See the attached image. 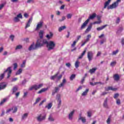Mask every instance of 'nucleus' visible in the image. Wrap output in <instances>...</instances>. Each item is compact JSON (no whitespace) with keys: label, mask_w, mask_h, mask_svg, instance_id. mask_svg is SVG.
<instances>
[{"label":"nucleus","mask_w":124,"mask_h":124,"mask_svg":"<svg viewBox=\"0 0 124 124\" xmlns=\"http://www.w3.org/2000/svg\"><path fill=\"white\" fill-rule=\"evenodd\" d=\"M44 44H46V47L48 51L54 50L55 47H56V42L54 41H50L48 42L46 40L38 39L35 45L33 44L31 45L29 48V51L35 50V49H37V48H39V47H42Z\"/></svg>","instance_id":"f257e3e1"},{"label":"nucleus","mask_w":124,"mask_h":124,"mask_svg":"<svg viewBox=\"0 0 124 124\" xmlns=\"http://www.w3.org/2000/svg\"><path fill=\"white\" fill-rule=\"evenodd\" d=\"M65 83H66V79L65 78H63L62 82L58 86V87H55L54 92L52 93V94H55V93H58L60 91V89L62 87H64V85H65Z\"/></svg>","instance_id":"f03ea898"},{"label":"nucleus","mask_w":124,"mask_h":124,"mask_svg":"<svg viewBox=\"0 0 124 124\" xmlns=\"http://www.w3.org/2000/svg\"><path fill=\"white\" fill-rule=\"evenodd\" d=\"M8 71V77L7 78H9L10 77V75L11 74L12 71L11 70V67H9L4 72V73L2 74L0 76V81L3 79L4 77V75L6 72Z\"/></svg>","instance_id":"7ed1b4c3"},{"label":"nucleus","mask_w":124,"mask_h":124,"mask_svg":"<svg viewBox=\"0 0 124 124\" xmlns=\"http://www.w3.org/2000/svg\"><path fill=\"white\" fill-rule=\"evenodd\" d=\"M36 119L37 121L40 123L43 122V121H45L46 119V115L43 114H40L36 117Z\"/></svg>","instance_id":"20e7f679"},{"label":"nucleus","mask_w":124,"mask_h":124,"mask_svg":"<svg viewBox=\"0 0 124 124\" xmlns=\"http://www.w3.org/2000/svg\"><path fill=\"white\" fill-rule=\"evenodd\" d=\"M59 75V73H57L55 75L51 77L50 79L51 80H56V82H58V81L61 80L62 79V75H60L59 76H58Z\"/></svg>","instance_id":"39448f33"},{"label":"nucleus","mask_w":124,"mask_h":124,"mask_svg":"<svg viewBox=\"0 0 124 124\" xmlns=\"http://www.w3.org/2000/svg\"><path fill=\"white\" fill-rule=\"evenodd\" d=\"M42 86H43V84H40L39 85H34L31 86L29 88V91H32V90H38L39 89H40V88H42Z\"/></svg>","instance_id":"423d86ee"},{"label":"nucleus","mask_w":124,"mask_h":124,"mask_svg":"<svg viewBox=\"0 0 124 124\" xmlns=\"http://www.w3.org/2000/svg\"><path fill=\"white\" fill-rule=\"evenodd\" d=\"M93 52L89 51L87 53V58H88L89 62H91V61H92V60H93Z\"/></svg>","instance_id":"0eeeda50"},{"label":"nucleus","mask_w":124,"mask_h":124,"mask_svg":"<svg viewBox=\"0 0 124 124\" xmlns=\"http://www.w3.org/2000/svg\"><path fill=\"white\" fill-rule=\"evenodd\" d=\"M28 117H29V113H25L21 115V122H23V121L27 120V119L28 118Z\"/></svg>","instance_id":"6e6552de"},{"label":"nucleus","mask_w":124,"mask_h":124,"mask_svg":"<svg viewBox=\"0 0 124 124\" xmlns=\"http://www.w3.org/2000/svg\"><path fill=\"white\" fill-rule=\"evenodd\" d=\"M118 5L119 4L117 2H115L112 4L108 6V9H113V8H116V7H118Z\"/></svg>","instance_id":"1a4fd4ad"},{"label":"nucleus","mask_w":124,"mask_h":124,"mask_svg":"<svg viewBox=\"0 0 124 124\" xmlns=\"http://www.w3.org/2000/svg\"><path fill=\"white\" fill-rule=\"evenodd\" d=\"M42 26H43V21H41L39 23H38L35 31H38L39 29H40V28L42 27Z\"/></svg>","instance_id":"9d476101"},{"label":"nucleus","mask_w":124,"mask_h":124,"mask_svg":"<svg viewBox=\"0 0 124 124\" xmlns=\"http://www.w3.org/2000/svg\"><path fill=\"white\" fill-rule=\"evenodd\" d=\"M88 23H89V19H87L81 25V28H80L81 30H83V29H85V28H86V27H87V25H88Z\"/></svg>","instance_id":"9b49d317"},{"label":"nucleus","mask_w":124,"mask_h":124,"mask_svg":"<svg viewBox=\"0 0 124 124\" xmlns=\"http://www.w3.org/2000/svg\"><path fill=\"white\" fill-rule=\"evenodd\" d=\"M56 99L58 100V105H60L62 103V100H61V94H58L57 95Z\"/></svg>","instance_id":"f8f14e48"},{"label":"nucleus","mask_w":124,"mask_h":124,"mask_svg":"<svg viewBox=\"0 0 124 124\" xmlns=\"http://www.w3.org/2000/svg\"><path fill=\"white\" fill-rule=\"evenodd\" d=\"M74 112L75 111L73 110L69 113L68 118L70 121H72V119H73V115H74Z\"/></svg>","instance_id":"ddd939ff"},{"label":"nucleus","mask_w":124,"mask_h":124,"mask_svg":"<svg viewBox=\"0 0 124 124\" xmlns=\"http://www.w3.org/2000/svg\"><path fill=\"white\" fill-rule=\"evenodd\" d=\"M31 21H32V18L31 17L29 20H28V22L26 24L25 29H27V28H29L31 26Z\"/></svg>","instance_id":"4468645a"},{"label":"nucleus","mask_w":124,"mask_h":124,"mask_svg":"<svg viewBox=\"0 0 124 124\" xmlns=\"http://www.w3.org/2000/svg\"><path fill=\"white\" fill-rule=\"evenodd\" d=\"M6 88V84L5 83L3 82L0 84V90H3V89H5Z\"/></svg>","instance_id":"2eb2a0df"},{"label":"nucleus","mask_w":124,"mask_h":124,"mask_svg":"<svg viewBox=\"0 0 124 124\" xmlns=\"http://www.w3.org/2000/svg\"><path fill=\"white\" fill-rule=\"evenodd\" d=\"M96 17V14L95 13H93L91 16H90L88 19H89V22L90 20H93V19H94Z\"/></svg>","instance_id":"dca6fc26"},{"label":"nucleus","mask_w":124,"mask_h":124,"mask_svg":"<svg viewBox=\"0 0 124 124\" xmlns=\"http://www.w3.org/2000/svg\"><path fill=\"white\" fill-rule=\"evenodd\" d=\"M113 79L115 81H119L120 80V76L118 74L113 75Z\"/></svg>","instance_id":"f3484780"},{"label":"nucleus","mask_w":124,"mask_h":124,"mask_svg":"<svg viewBox=\"0 0 124 124\" xmlns=\"http://www.w3.org/2000/svg\"><path fill=\"white\" fill-rule=\"evenodd\" d=\"M48 120L49 122H54L55 119L53 117V114H51L48 117Z\"/></svg>","instance_id":"a211bd4d"},{"label":"nucleus","mask_w":124,"mask_h":124,"mask_svg":"<svg viewBox=\"0 0 124 124\" xmlns=\"http://www.w3.org/2000/svg\"><path fill=\"white\" fill-rule=\"evenodd\" d=\"M43 34H44V31L41 30L39 32V35L41 39H42V38H43Z\"/></svg>","instance_id":"6ab92c4d"},{"label":"nucleus","mask_w":124,"mask_h":124,"mask_svg":"<svg viewBox=\"0 0 124 124\" xmlns=\"http://www.w3.org/2000/svg\"><path fill=\"white\" fill-rule=\"evenodd\" d=\"M88 93H89V89H86V90L83 92L81 95L82 96H86V95L88 94Z\"/></svg>","instance_id":"aec40b11"},{"label":"nucleus","mask_w":124,"mask_h":124,"mask_svg":"<svg viewBox=\"0 0 124 124\" xmlns=\"http://www.w3.org/2000/svg\"><path fill=\"white\" fill-rule=\"evenodd\" d=\"M106 27H107V25H104L102 27L97 28V31H102V30H103L104 29H105V28H106Z\"/></svg>","instance_id":"412c9836"},{"label":"nucleus","mask_w":124,"mask_h":124,"mask_svg":"<svg viewBox=\"0 0 124 124\" xmlns=\"http://www.w3.org/2000/svg\"><path fill=\"white\" fill-rule=\"evenodd\" d=\"M110 2H111V0H108V1L105 3L104 8H106V7L110 4Z\"/></svg>","instance_id":"4be33fe9"},{"label":"nucleus","mask_w":124,"mask_h":124,"mask_svg":"<svg viewBox=\"0 0 124 124\" xmlns=\"http://www.w3.org/2000/svg\"><path fill=\"white\" fill-rule=\"evenodd\" d=\"M92 25H90L87 29L85 31V33H88V32H89V31H91V30H92Z\"/></svg>","instance_id":"5701e85b"},{"label":"nucleus","mask_w":124,"mask_h":124,"mask_svg":"<svg viewBox=\"0 0 124 124\" xmlns=\"http://www.w3.org/2000/svg\"><path fill=\"white\" fill-rule=\"evenodd\" d=\"M12 113H16L18 111V108L16 107H14L12 108Z\"/></svg>","instance_id":"b1692460"},{"label":"nucleus","mask_w":124,"mask_h":124,"mask_svg":"<svg viewBox=\"0 0 124 124\" xmlns=\"http://www.w3.org/2000/svg\"><path fill=\"white\" fill-rule=\"evenodd\" d=\"M48 90V88H43L41 89L40 91H39L37 93H44V92H46Z\"/></svg>","instance_id":"393cba45"},{"label":"nucleus","mask_w":124,"mask_h":124,"mask_svg":"<svg viewBox=\"0 0 124 124\" xmlns=\"http://www.w3.org/2000/svg\"><path fill=\"white\" fill-rule=\"evenodd\" d=\"M86 50H84V51L81 53V55L78 57V59L80 60V59H82L83 57L85 55V54H86Z\"/></svg>","instance_id":"a878e982"},{"label":"nucleus","mask_w":124,"mask_h":124,"mask_svg":"<svg viewBox=\"0 0 124 124\" xmlns=\"http://www.w3.org/2000/svg\"><path fill=\"white\" fill-rule=\"evenodd\" d=\"M78 120H81V122H82V123H85V122H86V117H83L80 116Z\"/></svg>","instance_id":"bb28decb"},{"label":"nucleus","mask_w":124,"mask_h":124,"mask_svg":"<svg viewBox=\"0 0 124 124\" xmlns=\"http://www.w3.org/2000/svg\"><path fill=\"white\" fill-rule=\"evenodd\" d=\"M106 90L107 91H117V88H113L112 87H108Z\"/></svg>","instance_id":"cd10ccee"},{"label":"nucleus","mask_w":124,"mask_h":124,"mask_svg":"<svg viewBox=\"0 0 124 124\" xmlns=\"http://www.w3.org/2000/svg\"><path fill=\"white\" fill-rule=\"evenodd\" d=\"M52 36H53V33L51 32L49 33V34H47L46 35V37L47 38V39H50Z\"/></svg>","instance_id":"c85d7f7f"},{"label":"nucleus","mask_w":124,"mask_h":124,"mask_svg":"<svg viewBox=\"0 0 124 124\" xmlns=\"http://www.w3.org/2000/svg\"><path fill=\"white\" fill-rule=\"evenodd\" d=\"M65 29H66V27H65V26H61L59 28V31L61 32V31H63V30H65Z\"/></svg>","instance_id":"c756f323"},{"label":"nucleus","mask_w":124,"mask_h":124,"mask_svg":"<svg viewBox=\"0 0 124 124\" xmlns=\"http://www.w3.org/2000/svg\"><path fill=\"white\" fill-rule=\"evenodd\" d=\"M124 31V28H123V27H119V28L118 29L117 31V33H120L122 32V31Z\"/></svg>","instance_id":"7c9ffc66"},{"label":"nucleus","mask_w":124,"mask_h":124,"mask_svg":"<svg viewBox=\"0 0 124 124\" xmlns=\"http://www.w3.org/2000/svg\"><path fill=\"white\" fill-rule=\"evenodd\" d=\"M53 105H52V103H50L48 104L47 106H46V108H47L48 110L51 109L52 108V106Z\"/></svg>","instance_id":"2f4dec72"},{"label":"nucleus","mask_w":124,"mask_h":124,"mask_svg":"<svg viewBox=\"0 0 124 124\" xmlns=\"http://www.w3.org/2000/svg\"><path fill=\"white\" fill-rule=\"evenodd\" d=\"M23 48V46L21 45H18L16 46L15 50H20Z\"/></svg>","instance_id":"473e14b6"},{"label":"nucleus","mask_w":124,"mask_h":124,"mask_svg":"<svg viewBox=\"0 0 124 124\" xmlns=\"http://www.w3.org/2000/svg\"><path fill=\"white\" fill-rule=\"evenodd\" d=\"M26 62H27V60L23 61L22 63L20 65L21 67L22 68L25 67V66H26Z\"/></svg>","instance_id":"72a5a7b5"},{"label":"nucleus","mask_w":124,"mask_h":124,"mask_svg":"<svg viewBox=\"0 0 124 124\" xmlns=\"http://www.w3.org/2000/svg\"><path fill=\"white\" fill-rule=\"evenodd\" d=\"M96 70V68H93L92 69H90L89 70V72H90V73L91 74H93V73H94V72H95V71Z\"/></svg>","instance_id":"f704fd0d"},{"label":"nucleus","mask_w":124,"mask_h":124,"mask_svg":"<svg viewBox=\"0 0 124 124\" xmlns=\"http://www.w3.org/2000/svg\"><path fill=\"white\" fill-rule=\"evenodd\" d=\"M79 64H80V62H79L78 61H77L75 64L76 68H78V67H79Z\"/></svg>","instance_id":"c9c22d12"},{"label":"nucleus","mask_w":124,"mask_h":124,"mask_svg":"<svg viewBox=\"0 0 124 124\" xmlns=\"http://www.w3.org/2000/svg\"><path fill=\"white\" fill-rule=\"evenodd\" d=\"M91 37H92V35H91V34L88 35L87 36L86 39L85 40V41L86 42H88V41H89V40H90V38H91Z\"/></svg>","instance_id":"e433bc0d"},{"label":"nucleus","mask_w":124,"mask_h":124,"mask_svg":"<svg viewBox=\"0 0 124 124\" xmlns=\"http://www.w3.org/2000/svg\"><path fill=\"white\" fill-rule=\"evenodd\" d=\"M75 77H76V75L75 74L72 75L70 77V80L71 81H73L74 79H75Z\"/></svg>","instance_id":"4c0bfd02"},{"label":"nucleus","mask_w":124,"mask_h":124,"mask_svg":"<svg viewBox=\"0 0 124 124\" xmlns=\"http://www.w3.org/2000/svg\"><path fill=\"white\" fill-rule=\"evenodd\" d=\"M23 70L22 69H19L16 73V75H20L22 73Z\"/></svg>","instance_id":"58836bf2"},{"label":"nucleus","mask_w":124,"mask_h":124,"mask_svg":"<svg viewBox=\"0 0 124 124\" xmlns=\"http://www.w3.org/2000/svg\"><path fill=\"white\" fill-rule=\"evenodd\" d=\"M108 101V100L107 99H106L105 100V102L104 103V107H105L106 108H107V107H108V106L107 105V102Z\"/></svg>","instance_id":"ea45409f"},{"label":"nucleus","mask_w":124,"mask_h":124,"mask_svg":"<svg viewBox=\"0 0 124 124\" xmlns=\"http://www.w3.org/2000/svg\"><path fill=\"white\" fill-rule=\"evenodd\" d=\"M97 84H100L101 85L102 84V83L99 82H94V83L93 82H90V85L91 86H95V85H97Z\"/></svg>","instance_id":"a19ab883"},{"label":"nucleus","mask_w":124,"mask_h":124,"mask_svg":"<svg viewBox=\"0 0 124 124\" xmlns=\"http://www.w3.org/2000/svg\"><path fill=\"white\" fill-rule=\"evenodd\" d=\"M118 53H119V49H117L116 50L112 51V56H115Z\"/></svg>","instance_id":"79ce46f5"},{"label":"nucleus","mask_w":124,"mask_h":124,"mask_svg":"<svg viewBox=\"0 0 124 124\" xmlns=\"http://www.w3.org/2000/svg\"><path fill=\"white\" fill-rule=\"evenodd\" d=\"M76 43H77V41H74L73 44L71 45V47L73 48V47H75V45H76Z\"/></svg>","instance_id":"37998d69"},{"label":"nucleus","mask_w":124,"mask_h":124,"mask_svg":"<svg viewBox=\"0 0 124 124\" xmlns=\"http://www.w3.org/2000/svg\"><path fill=\"white\" fill-rule=\"evenodd\" d=\"M116 64H117V62L116 61H113L110 63V66H115V65H116Z\"/></svg>","instance_id":"c03bdc74"},{"label":"nucleus","mask_w":124,"mask_h":124,"mask_svg":"<svg viewBox=\"0 0 124 124\" xmlns=\"http://www.w3.org/2000/svg\"><path fill=\"white\" fill-rule=\"evenodd\" d=\"M6 101H7V99L5 98L3 99L0 103V105H2L4 102H6Z\"/></svg>","instance_id":"a18cd8bd"},{"label":"nucleus","mask_w":124,"mask_h":124,"mask_svg":"<svg viewBox=\"0 0 124 124\" xmlns=\"http://www.w3.org/2000/svg\"><path fill=\"white\" fill-rule=\"evenodd\" d=\"M101 23V20H98L97 21H95L94 22L93 24V25H95L96 24H99Z\"/></svg>","instance_id":"49530a36"},{"label":"nucleus","mask_w":124,"mask_h":124,"mask_svg":"<svg viewBox=\"0 0 124 124\" xmlns=\"http://www.w3.org/2000/svg\"><path fill=\"white\" fill-rule=\"evenodd\" d=\"M71 17H72V14H68L67 15V18L68 19H71Z\"/></svg>","instance_id":"de8ad7c7"},{"label":"nucleus","mask_w":124,"mask_h":124,"mask_svg":"<svg viewBox=\"0 0 124 124\" xmlns=\"http://www.w3.org/2000/svg\"><path fill=\"white\" fill-rule=\"evenodd\" d=\"M116 104H117V105H120V104H121V100L120 99H116Z\"/></svg>","instance_id":"09e8293b"},{"label":"nucleus","mask_w":124,"mask_h":124,"mask_svg":"<svg viewBox=\"0 0 124 124\" xmlns=\"http://www.w3.org/2000/svg\"><path fill=\"white\" fill-rule=\"evenodd\" d=\"M41 98L40 97L37 98L35 102L34 103V105L37 104V103H38L39 101H40Z\"/></svg>","instance_id":"8fccbe9b"},{"label":"nucleus","mask_w":124,"mask_h":124,"mask_svg":"<svg viewBox=\"0 0 124 124\" xmlns=\"http://www.w3.org/2000/svg\"><path fill=\"white\" fill-rule=\"evenodd\" d=\"M14 20L15 22H19V21H20V19H19L18 17L16 16V17L14 18Z\"/></svg>","instance_id":"3c124183"},{"label":"nucleus","mask_w":124,"mask_h":124,"mask_svg":"<svg viewBox=\"0 0 124 124\" xmlns=\"http://www.w3.org/2000/svg\"><path fill=\"white\" fill-rule=\"evenodd\" d=\"M121 21V19L120 18V17H117L116 20V24H119V23H120Z\"/></svg>","instance_id":"603ef678"},{"label":"nucleus","mask_w":124,"mask_h":124,"mask_svg":"<svg viewBox=\"0 0 124 124\" xmlns=\"http://www.w3.org/2000/svg\"><path fill=\"white\" fill-rule=\"evenodd\" d=\"M14 70H15L16 69H17V67L18 66L17 63H14Z\"/></svg>","instance_id":"864d4df0"},{"label":"nucleus","mask_w":124,"mask_h":124,"mask_svg":"<svg viewBox=\"0 0 124 124\" xmlns=\"http://www.w3.org/2000/svg\"><path fill=\"white\" fill-rule=\"evenodd\" d=\"M16 17H17L18 18H20V19L23 18V16H22V14H19L17 15Z\"/></svg>","instance_id":"5fc2aeb1"},{"label":"nucleus","mask_w":124,"mask_h":124,"mask_svg":"<svg viewBox=\"0 0 124 124\" xmlns=\"http://www.w3.org/2000/svg\"><path fill=\"white\" fill-rule=\"evenodd\" d=\"M119 93H115L114 94V98H115V99H117V98H118V97H119Z\"/></svg>","instance_id":"6e6d98bb"},{"label":"nucleus","mask_w":124,"mask_h":124,"mask_svg":"<svg viewBox=\"0 0 124 124\" xmlns=\"http://www.w3.org/2000/svg\"><path fill=\"white\" fill-rule=\"evenodd\" d=\"M107 123L108 124H110V123H111V118L108 117L107 121Z\"/></svg>","instance_id":"4d7b16f0"},{"label":"nucleus","mask_w":124,"mask_h":124,"mask_svg":"<svg viewBox=\"0 0 124 124\" xmlns=\"http://www.w3.org/2000/svg\"><path fill=\"white\" fill-rule=\"evenodd\" d=\"M17 87H14L13 89V93H16V92H17Z\"/></svg>","instance_id":"13d9d810"},{"label":"nucleus","mask_w":124,"mask_h":124,"mask_svg":"<svg viewBox=\"0 0 124 124\" xmlns=\"http://www.w3.org/2000/svg\"><path fill=\"white\" fill-rule=\"evenodd\" d=\"M66 66H67V67H68L69 68V67H70V66H71V64H70V63H69V62L66 63Z\"/></svg>","instance_id":"bf43d9fd"},{"label":"nucleus","mask_w":124,"mask_h":124,"mask_svg":"<svg viewBox=\"0 0 124 124\" xmlns=\"http://www.w3.org/2000/svg\"><path fill=\"white\" fill-rule=\"evenodd\" d=\"M10 38L11 39L12 41H14V35H11L10 36Z\"/></svg>","instance_id":"052dcab7"},{"label":"nucleus","mask_w":124,"mask_h":124,"mask_svg":"<svg viewBox=\"0 0 124 124\" xmlns=\"http://www.w3.org/2000/svg\"><path fill=\"white\" fill-rule=\"evenodd\" d=\"M45 101H46V99H45V100H43V101H42V102L39 104V106H41V105H42V104H43V103H44V102H45Z\"/></svg>","instance_id":"680f3d73"},{"label":"nucleus","mask_w":124,"mask_h":124,"mask_svg":"<svg viewBox=\"0 0 124 124\" xmlns=\"http://www.w3.org/2000/svg\"><path fill=\"white\" fill-rule=\"evenodd\" d=\"M86 78V77H84L82 79H81L80 83L81 84H83L84 83V81H85V79Z\"/></svg>","instance_id":"e2e57ef3"},{"label":"nucleus","mask_w":124,"mask_h":124,"mask_svg":"<svg viewBox=\"0 0 124 124\" xmlns=\"http://www.w3.org/2000/svg\"><path fill=\"white\" fill-rule=\"evenodd\" d=\"M87 114H88V117H92V112H91V111H88V112H87Z\"/></svg>","instance_id":"0e129e2a"},{"label":"nucleus","mask_w":124,"mask_h":124,"mask_svg":"<svg viewBox=\"0 0 124 124\" xmlns=\"http://www.w3.org/2000/svg\"><path fill=\"white\" fill-rule=\"evenodd\" d=\"M96 18H97L98 21H101L100 19H101V16H97Z\"/></svg>","instance_id":"69168bd1"},{"label":"nucleus","mask_w":124,"mask_h":124,"mask_svg":"<svg viewBox=\"0 0 124 124\" xmlns=\"http://www.w3.org/2000/svg\"><path fill=\"white\" fill-rule=\"evenodd\" d=\"M17 80H18V78H12V82H15V81H17Z\"/></svg>","instance_id":"338daca9"},{"label":"nucleus","mask_w":124,"mask_h":124,"mask_svg":"<svg viewBox=\"0 0 124 124\" xmlns=\"http://www.w3.org/2000/svg\"><path fill=\"white\" fill-rule=\"evenodd\" d=\"M121 44L122 46H124V38H122L121 41Z\"/></svg>","instance_id":"774afa93"}]
</instances>
